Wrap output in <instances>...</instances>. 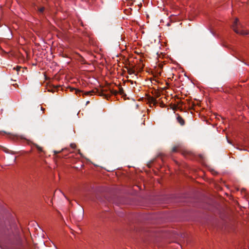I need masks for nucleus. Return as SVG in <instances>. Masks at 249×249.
<instances>
[{
  "label": "nucleus",
  "instance_id": "nucleus-4",
  "mask_svg": "<svg viewBox=\"0 0 249 249\" xmlns=\"http://www.w3.org/2000/svg\"><path fill=\"white\" fill-rule=\"evenodd\" d=\"M178 122L181 124L183 125L184 124V121L183 119L180 116H178L177 118Z\"/></svg>",
  "mask_w": 249,
  "mask_h": 249
},
{
  "label": "nucleus",
  "instance_id": "nucleus-7",
  "mask_svg": "<svg viewBox=\"0 0 249 249\" xmlns=\"http://www.w3.org/2000/svg\"><path fill=\"white\" fill-rule=\"evenodd\" d=\"M36 146L39 152H43L42 149L41 147L39 146L38 145H37L36 144Z\"/></svg>",
  "mask_w": 249,
  "mask_h": 249
},
{
  "label": "nucleus",
  "instance_id": "nucleus-2",
  "mask_svg": "<svg viewBox=\"0 0 249 249\" xmlns=\"http://www.w3.org/2000/svg\"><path fill=\"white\" fill-rule=\"evenodd\" d=\"M232 28L234 31L238 34L241 35H246L249 34V32L243 29V26L239 23L238 19L236 18L232 25Z\"/></svg>",
  "mask_w": 249,
  "mask_h": 249
},
{
  "label": "nucleus",
  "instance_id": "nucleus-9",
  "mask_svg": "<svg viewBox=\"0 0 249 249\" xmlns=\"http://www.w3.org/2000/svg\"><path fill=\"white\" fill-rule=\"evenodd\" d=\"M71 147L72 148L74 149V148H75L76 145L74 143H71Z\"/></svg>",
  "mask_w": 249,
  "mask_h": 249
},
{
  "label": "nucleus",
  "instance_id": "nucleus-1",
  "mask_svg": "<svg viewBox=\"0 0 249 249\" xmlns=\"http://www.w3.org/2000/svg\"><path fill=\"white\" fill-rule=\"evenodd\" d=\"M21 238L18 234L10 233L2 240L0 247L1 249H15V246L20 245Z\"/></svg>",
  "mask_w": 249,
  "mask_h": 249
},
{
  "label": "nucleus",
  "instance_id": "nucleus-10",
  "mask_svg": "<svg viewBox=\"0 0 249 249\" xmlns=\"http://www.w3.org/2000/svg\"><path fill=\"white\" fill-rule=\"evenodd\" d=\"M44 10V8L41 7L39 9V12L42 13Z\"/></svg>",
  "mask_w": 249,
  "mask_h": 249
},
{
  "label": "nucleus",
  "instance_id": "nucleus-6",
  "mask_svg": "<svg viewBox=\"0 0 249 249\" xmlns=\"http://www.w3.org/2000/svg\"><path fill=\"white\" fill-rule=\"evenodd\" d=\"M72 90H74V91H75V93H76L77 94H80V93L81 92H82V91H80V90H78V89H71V91H72Z\"/></svg>",
  "mask_w": 249,
  "mask_h": 249
},
{
  "label": "nucleus",
  "instance_id": "nucleus-5",
  "mask_svg": "<svg viewBox=\"0 0 249 249\" xmlns=\"http://www.w3.org/2000/svg\"><path fill=\"white\" fill-rule=\"evenodd\" d=\"M14 70H16V71H17V74H20V69H21V67H20L17 66L16 68H14Z\"/></svg>",
  "mask_w": 249,
  "mask_h": 249
},
{
  "label": "nucleus",
  "instance_id": "nucleus-11",
  "mask_svg": "<svg viewBox=\"0 0 249 249\" xmlns=\"http://www.w3.org/2000/svg\"><path fill=\"white\" fill-rule=\"evenodd\" d=\"M16 158L15 157H13L12 158V159H13V161H14V162H15V160H16Z\"/></svg>",
  "mask_w": 249,
  "mask_h": 249
},
{
  "label": "nucleus",
  "instance_id": "nucleus-14",
  "mask_svg": "<svg viewBox=\"0 0 249 249\" xmlns=\"http://www.w3.org/2000/svg\"><path fill=\"white\" fill-rule=\"evenodd\" d=\"M173 151H176V149H175V148H173Z\"/></svg>",
  "mask_w": 249,
  "mask_h": 249
},
{
  "label": "nucleus",
  "instance_id": "nucleus-13",
  "mask_svg": "<svg viewBox=\"0 0 249 249\" xmlns=\"http://www.w3.org/2000/svg\"><path fill=\"white\" fill-rule=\"evenodd\" d=\"M23 72H24V71H22V72H21V71H20V74H21L22 75V73H23Z\"/></svg>",
  "mask_w": 249,
  "mask_h": 249
},
{
  "label": "nucleus",
  "instance_id": "nucleus-3",
  "mask_svg": "<svg viewBox=\"0 0 249 249\" xmlns=\"http://www.w3.org/2000/svg\"><path fill=\"white\" fill-rule=\"evenodd\" d=\"M59 86H53V87H50L48 89V91L49 92H54L55 91H58L59 89Z\"/></svg>",
  "mask_w": 249,
  "mask_h": 249
},
{
  "label": "nucleus",
  "instance_id": "nucleus-12",
  "mask_svg": "<svg viewBox=\"0 0 249 249\" xmlns=\"http://www.w3.org/2000/svg\"><path fill=\"white\" fill-rule=\"evenodd\" d=\"M0 133H4V134H6V132H5V131H0Z\"/></svg>",
  "mask_w": 249,
  "mask_h": 249
},
{
  "label": "nucleus",
  "instance_id": "nucleus-15",
  "mask_svg": "<svg viewBox=\"0 0 249 249\" xmlns=\"http://www.w3.org/2000/svg\"><path fill=\"white\" fill-rule=\"evenodd\" d=\"M41 109L42 110H44V109H43L42 107H41Z\"/></svg>",
  "mask_w": 249,
  "mask_h": 249
},
{
  "label": "nucleus",
  "instance_id": "nucleus-8",
  "mask_svg": "<svg viewBox=\"0 0 249 249\" xmlns=\"http://www.w3.org/2000/svg\"><path fill=\"white\" fill-rule=\"evenodd\" d=\"M91 93H92V91H90L85 92V94L86 95H89V94H91Z\"/></svg>",
  "mask_w": 249,
  "mask_h": 249
}]
</instances>
